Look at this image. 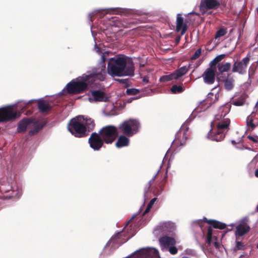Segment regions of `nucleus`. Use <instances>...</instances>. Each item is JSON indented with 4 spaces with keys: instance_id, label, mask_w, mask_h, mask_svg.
Wrapping results in <instances>:
<instances>
[{
    "instance_id": "1",
    "label": "nucleus",
    "mask_w": 258,
    "mask_h": 258,
    "mask_svg": "<svg viewBox=\"0 0 258 258\" xmlns=\"http://www.w3.org/2000/svg\"><path fill=\"white\" fill-rule=\"evenodd\" d=\"M93 50L101 54V67L94 68L91 72H88L87 74H83L81 76L73 80L68 83L58 95H63L67 92L70 94H78L84 91L89 85L94 87L98 84L97 81H103L105 79L106 72L105 70V61L109 52L105 51L102 53L101 48L95 42Z\"/></svg>"
},
{
    "instance_id": "2",
    "label": "nucleus",
    "mask_w": 258,
    "mask_h": 258,
    "mask_svg": "<svg viewBox=\"0 0 258 258\" xmlns=\"http://www.w3.org/2000/svg\"><path fill=\"white\" fill-rule=\"evenodd\" d=\"M231 105L224 104L219 107L215 115L214 120L211 123L212 129L209 132L207 138L212 141H222L229 130L230 120L227 116L230 111Z\"/></svg>"
},
{
    "instance_id": "3",
    "label": "nucleus",
    "mask_w": 258,
    "mask_h": 258,
    "mask_svg": "<svg viewBox=\"0 0 258 258\" xmlns=\"http://www.w3.org/2000/svg\"><path fill=\"white\" fill-rule=\"evenodd\" d=\"M134 71L133 61L123 55H118L109 59L107 73L111 77L133 76Z\"/></svg>"
},
{
    "instance_id": "4",
    "label": "nucleus",
    "mask_w": 258,
    "mask_h": 258,
    "mask_svg": "<svg viewBox=\"0 0 258 258\" xmlns=\"http://www.w3.org/2000/svg\"><path fill=\"white\" fill-rule=\"evenodd\" d=\"M83 116H78L70 120L68 124V130L75 137L81 138L86 136L87 133L84 125Z\"/></svg>"
},
{
    "instance_id": "5",
    "label": "nucleus",
    "mask_w": 258,
    "mask_h": 258,
    "mask_svg": "<svg viewBox=\"0 0 258 258\" xmlns=\"http://www.w3.org/2000/svg\"><path fill=\"white\" fill-rule=\"evenodd\" d=\"M140 123L137 119H130L123 121L118 126L120 133L127 137H133L140 131Z\"/></svg>"
},
{
    "instance_id": "6",
    "label": "nucleus",
    "mask_w": 258,
    "mask_h": 258,
    "mask_svg": "<svg viewBox=\"0 0 258 258\" xmlns=\"http://www.w3.org/2000/svg\"><path fill=\"white\" fill-rule=\"evenodd\" d=\"M118 127L113 125L103 127L99 131L102 139L107 144H111L118 135Z\"/></svg>"
},
{
    "instance_id": "7",
    "label": "nucleus",
    "mask_w": 258,
    "mask_h": 258,
    "mask_svg": "<svg viewBox=\"0 0 258 258\" xmlns=\"http://www.w3.org/2000/svg\"><path fill=\"white\" fill-rule=\"evenodd\" d=\"M161 249L163 251L168 250L170 254H175L178 249L175 246L176 240L169 236H163L159 239Z\"/></svg>"
},
{
    "instance_id": "8",
    "label": "nucleus",
    "mask_w": 258,
    "mask_h": 258,
    "mask_svg": "<svg viewBox=\"0 0 258 258\" xmlns=\"http://www.w3.org/2000/svg\"><path fill=\"white\" fill-rule=\"evenodd\" d=\"M19 115L17 111H13L12 106L0 108V122H6L16 118Z\"/></svg>"
},
{
    "instance_id": "9",
    "label": "nucleus",
    "mask_w": 258,
    "mask_h": 258,
    "mask_svg": "<svg viewBox=\"0 0 258 258\" xmlns=\"http://www.w3.org/2000/svg\"><path fill=\"white\" fill-rule=\"evenodd\" d=\"M247 217H245L236 222L237 226L235 232L236 239L237 240L239 237L245 235L250 230V227L248 225Z\"/></svg>"
},
{
    "instance_id": "10",
    "label": "nucleus",
    "mask_w": 258,
    "mask_h": 258,
    "mask_svg": "<svg viewBox=\"0 0 258 258\" xmlns=\"http://www.w3.org/2000/svg\"><path fill=\"white\" fill-rule=\"evenodd\" d=\"M211 105V103L209 102L208 100H203V101L201 102L198 106L192 112L190 115L186 120L184 124L182 126V127H183L184 125H186L187 123L190 122L197 116V115H198V114L206 111L210 107Z\"/></svg>"
},
{
    "instance_id": "11",
    "label": "nucleus",
    "mask_w": 258,
    "mask_h": 258,
    "mask_svg": "<svg viewBox=\"0 0 258 258\" xmlns=\"http://www.w3.org/2000/svg\"><path fill=\"white\" fill-rule=\"evenodd\" d=\"M220 4V0H201L200 5V12L203 15L209 14V10L216 9Z\"/></svg>"
},
{
    "instance_id": "12",
    "label": "nucleus",
    "mask_w": 258,
    "mask_h": 258,
    "mask_svg": "<svg viewBox=\"0 0 258 258\" xmlns=\"http://www.w3.org/2000/svg\"><path fill=\"white\" fill-rule=\"evenodd\" d=\"M216 72V67H209L206 69L202 75L204 82L207 85L213 84L215 81Z\"/></svg>"
},
{
    "instance_id": "13",
    "label": "nucleus",
    "mask_w": 258,
    "mask_h": 258,
    "mask_svg": "<svg viewBox=\"0 0 258 258\" xmlns=\"http://www.w3.org/2000/svg\"><path fill=\"white\" fill-rule=\"evenodd\" d=\"M90 147L96 151H98L102 147L104 142L101 135L96 133H93L89 139Z\"/></svg>"
},
{
    "instance_id": "14",
    "label": "nucleus",
    "mask_w": 258,
    "mask_h": 258,
    "mask_svg": "<svg viewBox=\"0 0 258 258\" xmlns=\"http://www.w3.org/2000/svg\"><path fill=\"white\" fill-rule=\"evenodd\" d=\"M88 100L89 102H106L108 100V97L102 91L100 90L91 91L88 94Z\"/></svg>"
},
{
    "instance_id": "15",
    "label": "nucleus",
    "mask_w": 258,
    "mask_h": 258,
    "mask_svg": "<svg viewBox=\"0 0 258 258\" xmlns=\"http://www.w3.org/2000/svg\"><path fill=\"white\" fill-rule=\"evenodd\" d=\"M249 58L248 57L243 58L239 62H235L233 64L232 72L243 74L245 73Z\"/></svg>"
},
{
    "instance_id": "16",
    "label": "nucleus",
    "mask_w": 258,
    "mask_h": 258,
    "mask_svg": "<svg viewBox=\"0 0 258 258\" xmlns=\"http://www.w3.org/2000/svg\"><path fill=\"white\" fill-rule=\"evenodd\" d=\"M203 221L207 222L211 225H212L215 228L224 229L226 228V225L224 223H222L213 219L208 220L206 218H204L203 220H198L196 221H195L194 223L196 224H198L201 227V229H202V226L201 224Z\"/></svg>"
},
{
    "instance_id": "17",
    "label": "nucleus",
    "mask_w": 258,
    "mask_h": 258,
    "mask_svg": "<svg viewBox=\"0 0 258 258\" xmlns=\"http://www.w3.org/2000/svg\"><path fill=\"white\" fill-rule=\"evenodd\" d=\"M187 140L186 131L180 130L176 134L175 138L172 143L175 144L178 147L185 145Z\"/></svg>"
},
{
    "instance_id": "18",
    "label": "nucleus",
    "mask_w": 258,
    "mask_h": 258,
    "mask_svg": "<svg viewBox=\"0 0 258 258\" xmlns=\"http://www.w3.org/2000/svg\"><path fill=\"white\" fill-rule=\"evenodd\" d=\"M32 120L33 118H26L21 120L18 125V132L22 133L25 132L26 130H29L33 125L32 124Z\"/></svg>"
},
{
    "instance_id": "19",
    "label": "nucleus",
    "mask_w": 258,
    "mask_h": 258,
    "mask_svg": "<svg viewBox=\"0 0 258 258\" xmlns=\"http://www.w3.org/2000/svg\"><path fill=\"white\" fill-rule=\"evenodd\" d=\"M131 137H127L124 134L118 137L117 141L115 143V146L117 148H121L127 147L130 145Z\"/></svg>"
},
{
    "instance_id": "20",
    "label": "nucleus",
    "mask_w": 258,
    "mask_h": 258,
    "mask_svg": "<svg viewBox=\"0 0 258 258\" xmlns=\"http://www.w3.org/2000/svg\"><path fill=\"white\" fill-rule=\"evenodd\" d=\"M187 30V25L186 23L183 22V18L181 16V14H178L176 18V30L177 31H181V35H183L185 34Z\"/></svg>"
},
{
    "instance_id": "21",
    "label": "nucleus",
    "mask_w": 258,
    "mask_h": 258,
    "mask_svg": "<svg viewBox=\"0 0 258 258\" xmlns=\"http://www.w3.org/2000/svg\"><path fill=\"white\" fill-rule=\"evenodd\" d=\"M32 124L33 125L31 126L29 129V135L30 136L34 135L38 133V132L41 130L44 125L39 123V122L36 121L35 119H33L32 121Z\"/></svg>"
},
{
    "instance_id": "22",
    "label": "nucleus",
    "mask_w": 258,
    "mask_h": 258,
    "mask_svg": "<svg viewBox=\"0 0 258 258\" xmlns=\"http://www.w3.org/2000/svg\"><path fill=\"white\" fill-rule=\"evenodd\" d=\"M212 231L213 229L211 227H209L208 228L207 242L209 245L213 243L215 247L218 249L219 248L220 244L215 241L216 237L215 236L212 235Z\"/></svg>"
},
{
    "instance_id": "23",
    "label": "nucleus",
    "mask_w": 258,
    "mask_h": 258,
    "mask_svg": "<svg viewBox=\"0 0 258 258\" xmlns=\"http://www.w3.org/2000/svg\"><path fill=\"white\" fill-rule=\"evenodd\" d=\"M160 229L165 232H171L174 229L175 225L171 222H165L160 224Z\"/></svg>"
},
{
    "instance_id": "24",
    "label": "nucleus",
    "mask_w": 258,
    "mask_h": 258,
    "mask_svg": "<svg viewBox=\"0 0 258 258\" xmlns=\"http://www.w3.org/2000/svg\"><path fill=\"white\" fill-rule=\"evenodd\" d=\"M189 70V67L187 66H183L181 67L180 68H179L178 70H176L175 71L173 72L175 77L177 80L180 77H181L182 76H184Z\"/></svg>"
},
{
    "instance_id": "25",
    "label": "nucleus",
    "mask_w": 258,
    "mask_h": 258,
    "mask_svg": "<svg viewBox=\"0 0 258 258\" xmlns=\"http://www.w3.org/2000/svg\"><path fill=\"white\" fill-rule=\"evenodd\" d=\"M84 125L86 128V133H88L93 130L94 123L93 120L91 118H84Z\"/></svg>"
},
{
    "instance_id": "26",
    "label": "nucleus",
    "mask_w": 258,
    "mask_h": 258,
    "mask_svg": "<svg viewBox=\"0 0 258 258\" xmlns=\"http://www.w3.org/2000/svg\"><path fill=\"white\" fill-rule=\"evenodd\" d=\"M151 250L148 248H141L135 251L132 255L136 254H137L140 258H144L150 255Z\"/></svg>"
},
{
    "instance_id": "27",
    "label": "nucleus",
    "mask_w": 258,
    "mask_h": 258,
    "mask_svg": "<svg viewBox=\"0 0 258 258\" xmlns=\"http://www.w3.org/2000/svg\"><path fill=\"white\" fill-rule=\"evenodd\" d=\"M38 107L40 111L42 112H46L50 109V106L48 103L44 100L38 101Z\"/></svg>"
},
{
    "instance_id": "28",
    "label": "nucleus",
    "mask_w": 258,
    "mask_h": 258,
    "mask_svg": "<svg viewBox=\"0 0 258 258\" xmlns=\"http://www.w3.org/2000/svg\"><path fill=\"white\" fill-rule=\"evenodd\" d=\"M231 65L230 62H226L224 64L219 63L217 68L220 73L228 72L231 68Z\"/></svg>"
},
{
    "instance_id": "29",
    "label": "nucleus",
    "mask_w": 258,
    "mask_h": 258,
    "mask_svg": "<svg viewBox=\"0 0 258 258\" xmlns=\"http://www.w3.org/2000/svg\"><path fill=\"white\" fill-rule=\"evenodd\" d=\"M234 80L232 78H228L224 80V88L226 90L229 91L234 87Z\"/></svg>"
},
{
    "instance_id": "30",
    "label": "nucleus",
    "mask_w": 258,
    "mask_h": 258,
    "mask_svg": "<svg viewBox=\"0 0 258 258\" xmlns=\"http://www.w3.org/2000/svg\"><path fill=\"white\" fill-rule=\"evenodd\" d=\"M173 80H176L173 73L167 75H164L160 78V81L161 82H167Z\"/></svg>"
},
{
    "instance_id": "31",
    "label": "nucleus",
    "mask_w": 258,
    "mask_h": 258,
    "mask_svg": "<svg viewBox=\"0 0 258 258\" xmlns=\"http://www.w3.org/2000/svg\"><path fill=\"white\" fill-rule=\"evenodd\" d=\"M12 188V195L14 198H19L22 195V189L19 188L18 186H14Z\"/></svg>"
},
{
    "instance_id": "32",
    "label": "nucleus",
    "mask_w": 258,
    "mask_h": 258,
    "mask_svg": "<svg viewBox=\"0 0 258 258\" xmlns=\"http://www.w3.org/2000/svg\"><path fill=\"white\" fill-rule=\"evenodd\" d=\"M184 89L180 85H174L170 89L171 92L173 94H177L182 92Z\"/></svg>"
},
{
    "instance_id": "33",
    "label": "nucleus",
    "mask_w": 258,
    "mask_h": 258,
    "mask_svg": "<svg viewBox=\"0 0 258 258\" xmlns=\"http://www.w3.org/2000/svg\"><path fill=\"white\" fill-rule=\"evenodd\" d=\"M227 29L224 27L221 28L219 30L216 32L215 38L217 39L222 36H223L227 33Z\"/></svg>"
},
{
    "instance_id": "34",
    "label": "nucleus",
    "mask_w": 258,
    "mask_h": 258,
    "mask_svg": "<svg viewBox=\"0 0 258 258\" xmlns=\"http://www.w3.org/2000/svg\"><path fill=\"white\" fill-rule=\"evenodd\" d=\"M157 199V198H154L150 201V202H149V203L148 204V205L147 206L146 209L143 213V215H145L146 213H147L150 210L151 208L152 207L153 205H154L155 202L156 201Z\"/></svg>"
},
{
    "instance_id": "35",
    "label": "nucleus",
    "mask_w": 258,
    "mask_h": 258,
    "mask_svg": "<svg viewBox=\"0 0 258 258\" xmlns=\"http://www.w3.org/2000/svg\"><path fill=\"white\" fill-rule=\"evenodd\" d=\"M104 10L108 12H112V13H116V14H119V13H121L122 12H123V10L121 9V8H109V9H104Z\"/></svg>"
},
{
    "instance_id": "36",
    "label": "nucleus",
    "mask_w": 258,
    "mask_h": 258,
    "mask_svg": "<svg viewBox=\"0 0 258 258\" xmlns=\"http://www.w3.org/2000/svg\"><path fill=\"white\" fill-rule=\"evenodd\" d=\"M246 125L248 127H251L252 129H253L255 125L253 123L252 116H248L246 119Z\"/></svg>"
},
{
    "instance_id": "37",
    "label": "nucleus",
    "mask_w": 258,
    "mask_h": 258,
    "mask_svg": "<svg viewBox=\"0 0 258 258\" xmlns=\"http://www.w3.org/2000/svg\"><path fill=\"white\" fill-rule=\"evenodd\" d=\"M139 92V90L134 88L128 89L126 91V93L128 95H136Z\"/></svg>"
},
{
    "instance_id": "38",
    "label": "nucleus",
    "mask_w": 258,
    "mask_h": 258,
    "mask_svg": "<svg viewBox=\"0 0 258 258\" xmlns=\"http://www.w3.org/2000/svg\"><path fill=\"white\" fill-rule=\"evenodd\" d=\"M236 249L238 250L243 249L244 248V245L243 244V243L239 241H238V239L237 240L236 239Z\"/></svg>"
},
{
    "instance_id": "39",
    "label": "nucleus",
    "mask_w": 258,
    "mask_h": 258,
    "mask_svg": "<svg viewBox=\"0 0 258 258\" xmlns=\"http://www.w3.org/2000/svg\"><path fill=\"white\" fill-rule=\"evenodd\" d=\"M201 53H202L201 49H197L195 51V52L194 54V55L192 56L191 59H195L197 58L198 57H199L201 55Z\"/></svg>"
},
{
    "instance_id": "40",
    "label": "nucleus",
    "mask_w": 258,
    "mask_h": 258,
    "mask_svg": "<svg viewBox=\"0 0 258 258\" xmlns=\"http://www.w3.org/2000/svg\"><path fill=\"white\" fill-rule=\"evenodd\" d=\"M120 232H118L113 236L111 239V240L113 241V243H118L117 239L119 238V236Z\"/></svg>"
},
{
    "instance_id": "41",
    "label": "nucleus",
    "mask_w": 258,
    "mask_h": 258,
    "mask_svg": "<svg viewBox=\"0 0 258 258\" xmlns=\"http://www.w3.org/2000/svg\"><path fill=\"white\" fill-rule=\"evenodd\" d=\"M225 56V55L224 54L219 55L214 58V60H216V61L218 63V62L221 61L223 58H224Z\"/></svg>"
},
{
    "instance_id": "42",
    "label": "nucleus",
    "mask_w": 258,
    "mask_h": 258,
    "mask_svg": "<svg viewBox=\"0 0 258 258\" xmlns=\"http://www.w3.org/2000/svg\"><path fill=\"white\" fill-rule=\"evenodd\" d=\"M101 10L99 9V10H95L93 12H92V13H90L88 15V17L89 18H90V21H92V19H91V18L92 16L95 15L96 14H97Z\"/></svg>"
},
{
    "instance_id": "43",
    "label": "nucleus",
    "mask_w": 258,
    "mask_h": 258,
    "mask_svg": "<svg viewBox=\"0 0 258 258\" xmlns=\"http://www.w3.org/2000/svg\"><path fill=\"white\" fill-rule=\"evenodd\" d=\"M248 138L252 141L254 142L257 143L258 142V133L257 134V135L255 137H252V136H248Z\"/></svg>"
},
{
    "instance_id": "44",
    "label": "nucleus",
    "mask_w": 258,
    "mask_h": 258,
    "mask_svg": "<svg viewBox=\"0 0 258 258\" xmlns=\"http://www.w3.org/2000/svg\"><path fill=\"white\" fill-rule=\"evenodd\" d=\"M217 62L216 61V60H214V59H213L210 62V67H215L216 63Z\"/></svg>"
},
{
    "instance_id": "45",
    "label": "nucleus",
    "mask_w": 258,
    "mask_h": 258,
    "mask_svg": "<svg viewBox=\"0 0 258 258\" xmlns=\"http://www.w3.org/2000/svg\"><path fill=\"white\" fill-rule=\"evenodd\" d=\"M242 32H243V30H242V28H241L240 27L238 28V33H239L238 39H240L241 36L242 34Z\"/></svg>"
},
{
    "instance_id": "46",
    "label": "nucleus",
    "mask_w": 258,
    "mask_h": 258,
    "mask_svg": "<svg viewBox=\"0 0 258 258\" xmlns=\"http://www.w3.org/2000/svg\"><path fill=\"white\" fill-rule=\"evenodd\" d=\"M157 173H156V174H155V175L153 177V178H152V179H151V180L149 181V182H148V188H149V187H150V186H151V182H152V181H153L154 180V179H155V178H156V175H157Z\"/></svg>"
},
{
    "instance_id": "47",
    "label": "nucleus",
    "mask_w": 258,
    "mask_h": 258,
    "mask_svg": "<svg viewBox=\"0 0 258 258\" xmlns=\"http://www.w3.org/2000/svg\"><path fill=\"white\" fill-rule=\"evenodd\" d=\"M139 213H140V212H138L137 213L134 214L133 215V216H132V218H131L130 220L129 221H128V222L126 223V226L128 224V223L130 222V221L132 220L133 219H134L135 217H136L139 215Z\"/></svg>"
},
{
    "instance_id": "48",
    "label": "nucleus",
    "mask_w": 258,
    "mask_h": 258,
    "mask_svg": "<svg viewBox=\"0 0 258 258\" xmlns=\"http://www.w3.org/2000/svg\"><path fill=\"white\" fill-rule=\"evenodd\" d=\"M36 101V100H33V99H32V100H30L28 101H21V102H23L24 104L26 106L27 105V104H28L29 103L32 102H33V101Z\"/></svg>"
},
{
    "instance_id": "49",
    "label": "nucleus",
    "mask_w": 258,
    "mask_h": 258,
    "mask_svg": "<svg viewBox=\"0 0 258 258\" xmlns=\"http://www.w3.org/2000/svg\"><path fill=\"white\" fill-rule=\"evenodd\" d=\"M143 82L144 83H148L149 82V78L148 77H144L143 78Z\"/></svg>"
},
{
    "instance_id": "50",
    "label": "nucleus",
    "mask_w": 258,
    "mask_h": 258,
    "mask_svg": "<svg viewBox=\"0 0 258 258\" xmlns=\"http://www.w3.org/2000/svg\"><path fill=\"white\" fill-rule=\"evenodd\" d=\"M136 99H137V98H135V97H131V98H129L128 99H127L126 102L130 103L132 101V100Z\"/></svg>"
},
{
    "instance_id": "51",
    "label": "nucleus",
    "mask_w": 258,
    "mask_h": 258,
    "mask_svg": "<svg viewBox=\"0 0 258 258\" xmlns=\"http://www.w3.org/2000/svg\"><path fill=\"white\" fill-rule=\"evenodd\" d=\"M254 175L255 177L258 178V168L255 170Z\"/></svg>"
},
{
    "instance_id": "52",
    "label": "nucleus",
    "mask_w": 258,
    "mask_h": 258,
    "mask_svg": "<svg viewBox=\"0 0 258 258\" xmlns=\"http://www.w3.org/2000/svg\"><path fill=\"white\" fill-rule=\"evenodd\" d=\"M0 190H1V191L2 192H3V191H4V192H7V191H9V189H8V190H5L3 187H0Z\"/></svg>"
},
{
    "instance_id": "53",
    "label": "nucleus",
    "mask_w": 258,
    "mask_h": 258,
    "mask_svg": "<svg viewBox=\"0 0 258 258\" xmlns=\"http://www.w3.org/2000/svg\"><path fill=\"white\" fill-rule=\"evenodd\" d=\"M117 81H118L120 83H123L124 82V80H123V79H117Z\"/></svg>"
},
{
    "instance_id": "54",
    "label": "nucleus",
    "mask_w": 258,
    "mask_h": 258,
    "mask_svg": "<svg viewBox=\"0 0 258 258\" xmlns=\"http://www.w3.org/2000/svg\"><path fill=\"white\" fill-rule=\"evenodd\" d=\"M229 226L231 227V229L229 230H231L233 229V227L235 226V224L232 223L230 224Z\"/></svg>"
},
{
    "instance_id": "55",
    "label": "nucleus",
    "mask_w": 258,
    "mask_h": 258,
    "mask_svg": "<svg viewBox=\"0 0 258 258\" xmlns=\"http://www.w3.org/2000/svg\"><path fill=\"white\" fill-rule=\"evenodd\" d=\"M255 107L258 108V100H257V103H256V104L255 105Z\"/></svg>"
},
{
    "instance_id": "56",
    "label": "nucleus",
    "mask_w": 258,
    "mask_h": 258,
    "mask_svg": "<svg viewBox=\"0 0 258 258\" xmlns=\"http://www.w3.org/2000/svg\"><path fill=\"white\" fill-rule=\"evenodd\" d=\"M179 40H180V37H179L178 38H177L176 40L177 42H179Z\"/></svg>"
},
{
    "instance_id": "57",
    "label": "nucleus",
    "mask_w": 258,
    "mask_h": 258,
    "mask_svg": "<svg viewBox=\"0 0 258 258\" xmlns=\"http://www.w3.org/2000/svg\"><path fill=\"white\" fill-rule=\"evenodd\" d=\"M152 250H154V251H156V250L155 249H154V248H153Z\"/></svg>"
},
{
    "instance_id": "58",
    "label": "nucleus",
    "mask_w": 258,
    "mask_h": 258,
    "mask_svg": "<svg viewBox=\"0 0 258 258\" xmlns=\"http://www.w3.org/2000/svg\"><path fill=\"white\" fill-rule=\"evenodd\" d=\"M218 95V93H217L216 94H215V97L216 98L217 97V95Z\"/></svg>"
},
{
    "instance_id": "59",
    "label": "nucleus",
    "mask_w": 258,
    "mask_h": 258,
    "mask_svg": "<svg viewBox=\"0 0 258 258\" xmlns=\"http://www.w3.org/2000/svg\"><path fill=\"white\" fill-rule=\"evenodd\" d=\"M256 248L258 249V242H257V245H256Z\"/></svg>"
},
{
    "instance_id": "60",
    "label": "nucleus",
    "mask_w": 258,
    "mask_h": 258,
    "mask_svg": "<svg viewBox=\"0 0 258 258\" xmlns=\"http://www.w3.org/2000/svg\"><path fill=\"white\" fill-rule=\"evenodd\" d=\"M92 35L93 36V37H94V34H93V32H92Z\"/></svg>"
},
{
    "instance_id": "61",
    "label": "nucleus",
    "mask_w": 258,
    "mask_h": 258,
    "mask_svg": "<svg viewBox=\"0 0 258 258\" xmlns=\"http://www.w3.org/2000/svg\"><path fill=\"white\" fill-rule=\"evenodd\" d=\"M232 143H235V141H232Z\"/></svg>"
},
{
    "instance_id": "62",
    "label": "nucleus",
    "mask_w": 258,
    "mask_h": 258,
    "mask_svg": "<svg viewBox=\"0 0 258 258\" xmlns=\"http://www.w3.org/2000/svg\"><path fill=\"white\" fill-rule=\"evenodd\" d=\"M233 30V29H231L230 31V33H231L232 31Z\"/></svg>"
}]
</instances>
